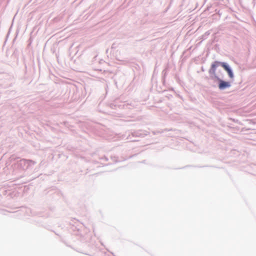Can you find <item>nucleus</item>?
<instances>
[{"mask_svg":"<svg viewBox=\"0 0 256 256\" xmlns=\"http://www.w3.org/2000/svg\"><path fill=\"white\" fill-rule=\"evenodd\" d=\"M222 66L228 72L229 76L233 78L234 75L232 70L226 63H221Z\"/></svg>","mask_w":256,"mask_h":256,"instance_id":"1","label":"nucleus"},{"mask_svg":"<svg viewBox=\"0 0 256 256\" xmlns=\"http://www.w3.org/2000/svg\"><path fill=\"white\" fill-rule=\"evenodd\" d=\"M230 86V84L229 82L220 80L219 86H218V87H219L220 89L223 90L226 88H228Z\"/></svg>","mask_w":256,"mask_h":256,"instance_id":"2","label":"nucleus"},{"mask_svg":"<svg viewBox=\"0 0 256 256\" xmlns=\"http://www.w3.org/2000/svg\"><path fill=\"white\" fill-rule=\"evenodd\" d=\"M221 63L222 62H214L212 65V68L214 71H215L216 68L218 67L220 64L221 65Z\"/></svg>","mask_w":256,"mask_h":256,"instance_id":"3","label":"nucleus"}]
</instances>
